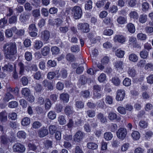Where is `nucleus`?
I'll list each match as a JSON object with an SVG mask.
<instances>
[{"label":"nucleus","mask_w":153,"mask_h":153,"mask_svg":"<svg viewBox=\"0 0 153 153\" xmlns=\"http://www.w3.org/2000/svg\"><path fill=\"white\" fill-rule=\"evenodd\" d=\"M7 113L5 111H2L0 113V121L5 122L7 120Z\"/></svg>","instance_id":"393cba45"},{"label":"nucleus","mask_w":153,"mask_h":153,"mask_svg":"<svg viewBox=\"0 0 153 153\" xmlns=\"http://www.w3.org/2000/svg\"><path fill=\"white\" fill-rule=\"evenodd\" d=\"M126 27L129 32L134 33L135 31V28L134 25L132 23H129L126 25Z\"/></svg>","instance_id":"aec40b11"},{"label":"nucleus","mask_w":153,"mask_h":153,"mask_svg":"<svg viewBox=\"0 0 153 153\" xmlns=\"http://www.w3.org/2000/svg\"><path fill=\"white\" fill-rule=\"evenodd\" d=\"M129 76L132 77H134L136 74V71L134 68H129L128 70Z\"/></svg>","instance_id":"a878e982"},{"label":"nucleus","mask_w":153,"mask_h":153,"mask_svg":"<svg viewBox=\"0 0 153 153\" xmlns=\"http://www.w3.org/2000/svg\"><path fill=\"white\" fill-rule=\"evenodd\" d=\"M149 52L145 49H143L141 51L140 53V56L141 58L143 59H146L148 56Z\"/></svg>","instance_id":"7c9ffc66"},{"label":"nucleus","mask_w":153,"mask_h":153,"mask_svg":"<svg viewBox=\"0 0 153 153\" xmlns=\"http://www.w3.org/2000/svg\"><path fill=\"white\" fill-rule=\"evenodd\" d=\"M17 17L15 16H13L10 17L8 20L9 23L10 24H14L16 22Z\"/></svg>","instance_id":"052dcab7"},{"label":"nucleus","mask_w":153,"mask_h":153,"mask_svg":"<svg viewBox=\"0 0 153 153\" xmlns=\"http://www.w3.org/2000/svg\"><path fill=\"white\" fill-rule=\"evenodd\" d=\"M43 45V42L40 40H36L34 42V48L37 50L40 49Z\"/></svg>","instance_id":"2f4dec72"},{"label":"nucleus","mask_w":153,"mask_h":153,"mask_svg":"<svg viewBox=\"0 0 153 153\" xmlns=\"http://www.w3.org/2000/svg\"><path fill=\"white\" fill-rule=\"evenodd\" d=\"M51 51L53 55H57L59 53L60 51L59 48L56 46L52 47Z\"/></svg>","instance_id":"8fccbe9b"},{"label":"nucleus","mask_w":153,"mask_h":153,"mask_svg":"<svg viewBox=\"0 0 153 153\" xmlns=\"http://www.w3.org/2000/svg\"><path fill=\"white\" fill-rule=\"evenodd\" d=\"M87 146L89 149L93 150L96 149L98 147L97 145L93 143H88L87 144Z\"/></svg>","instance_id":"a19ab883"},{"label":"nucleus","mask_w":153,"mask_h":153,"mask_svg":"<svg viewBox=\"0 0 153 153\" xmlns=\"http://www.w3.org/2000/svg\"><path fill=\"white\" fill-rule=\"evenodd\" d=\"M145 69L146 70L151 71L153 69V64L152 63H148L145 65Z\"/></svg>","instance_id":"774afa93"},{"label":"nucleus","mask_w":153,"mask_h":153,"mask_svg":"<svg viewBox=\"0 0 153 153\" xmlns=\"http://www.w3.org/2000/svg\"><path fill=\"white\" fill-rule=\"evenodd\" d=\"M26 136V133L22 131H19L17 133V136L20 139H25Z\"/></svg>","instance_id":"473e14b6"},{"label":"nucleus","mask_w":153,"mask_h":153,"mask_svg":"<svg viewBox=\"0 0 153 153\" xmlns=\"http://www.w3.org/2000/svg\"><path fill=\"white\" fill-rule=\"evenodd\" d=\"M21 93L24 96V97L26 98L30 94V91L27 88H23L22 89Z\"/></svg>","instance_id":"4be33fe9"},{"label":"nucleus","mask_w":153,"mask_h":153,"mask_svg":"<svg viewBox=\"0 0 153 153\" xmlns=\"http://www.w3.org/2000/svg\"><path fill=\"white\" fill-rule=\"evenodd\" d=\"M109 129L112 132H114L117 128V126L116 124L112 123L109 126Z\"/></svg>","instance_id":"4d7b16f0"},{"label":"nucleus","mask_w":153,"mask_h":153,"mask_svg":"<svg viewBox=\"0 0 153 153\" xmlns=\"http://www.w3.org/2000/svg\"><path fill=\"white\" fill-rule=\"evenodd\" d=\"M17 30V29L15 27L6 30L4 32L6 36L8 38L12 37L13 35V32H15Z\"/></svg>","instance_id":"9d476101"},{"label":"nucleus","mask_w":153,"mask_h":153,"mask_svg":"<svg viewBox=\"0 0 153 153\" xmlns=\"http://www.w3.org/2000/svg\"><path fill=\"white\" fill-rule=\"evenodd\" d=\"M139 125L141 128H145L148 126V122L143 120H141L139 122Z\"/></svg>","instance_id":"6e6d98bb"},{"label":"nucleus","mask_w":153,"mask_h":153,"mask_svg":"<svg viewBox=\"0 0 153 153\" xmlns=\"http://www.w3.org/2000/svg\"><path fill=\"white\" fill-rule=\"evenodd\" d=\"M47 116L50 119L53 120L56 118V114L54 111H51L48 113Z\"/></svg>","instance_id":"f704fd0d"},{"label":"nucleus","mask_w":153,"mask_h":153,"mask_svg":"<svg viewBox=\"0 0 153 153\" xmlns=\"http://www.w3.org/2000/svg\"><path fill=\"white\" fill-rule=\"evenodd\" d=\"M68 73L66 70L63 69L60 72V74L56 76L57 79H59L60 77H61L62 79H64L66 78L67 76Z\"/></svg>","instance_id":"a211bd4d"},{"label":"nucleus","mask_w":153,"mask_h":153,"mask_svg":"<svg viewBox=\"0 0 153 153\" xmlns=\"http://www.w3.org/2000/svg\"><path fill=\"white\" fill-rule=\"evenodd\" d=\"M59 72V71H56L55 72L51 71L48 73L47 74V78L49 79H53L55 76L56 75V73L57 74H58V73Z\"/></svg>","instance_id":"c756f323"},{"label":"nucleus","mask_w":153,"mask_h":153,"mask_svg":"<svg viewBox=\"0 0 153 153\" xmlns=\"http://www.w3.org/2000/svg\"><path fill=\"white\" fill-rule=\"evenodd\" d=\"M111 82L113 84L116 86L120 85L121 81L117 76H114L111 79Z\"/></svg>","instance_id":"5701e85b"},{"label":"nucleus","mask_w":153,"mask_h":153,"mask_svg":"<svg viewBox=\"0 0 153 153\" xmlns=\"http://www.w3.org/2000/svg\"><path fill=\"white\" fill-rule=\"evenodd\" d=\"M129 146V144L128 143H126L123 144L121 146V151L124 152L127 151Z\"/></svg>","instance_id":"13d9d810"},{"label":"nucleus","mask_w":153,"mask_h":153,"mask_svg":"<svg viewBox=\"0 0 153 153\" xmlns=\"http://www.w3.org/2000/svg\"><path fill=\"white\" fill-rule=\"evenodd\" d=\"M137 37L138 39L141 40H145L147 38L146 35L142 33H138L137 35Z\"/></svg>","instance_id":"603ef678"},{"label":"nucleus","mask_w":153,"mask_h":153,"mask_svg":"<svg viewBox=\"0 0 153 153\" xmlns=\"http://www.w3.org/2000/svg\"><path fill=\"white\" fill-rule=\"evenodd\" d=\"M78 30L83 33H87L90 31L89 25L86 23H80L77 25Z\"/></svg>","instance_id":"20e7f679"},{"label":"nucleus","mask_w":153,"mask_h":153,"mask_svg":"<svg viewBox=\"0 0 153 153\" xmlns=\"http://www.w3.org/2000/svg\"><path fill=\"white\" fill-rule=\"evenodd\" d=\"M46 102L45 104V109L46 110H49L51 106V101L49 99L46 100Z\"/></svg>","instance_id":"e2e57ef3"},{"label":"nucleus","mask_w":153,"mask_h":153,"mask_svg":"<svg viewBox=\"0 0 153 153\" xmlns=\"http://www.w3.org/2000/svg\"><path fill=\"white\" fill-rule=\"evenodd\" d=\"M125 52L123 51L120 49L117 50L115 53L116 55L119 58H122L124 55Z\"/></svg>","instance_id":"5fc2aeb1"},{"label":"nucleus","mask_w":153,"mask_h":153,"mask_svg":"<svg viewBox=\"0 0 153 153\" xmlns=\"http://www.w3.org/2000/svg\"><path fill=\"white\" fill-rule=\"evenodd\" d=\"M18 65L19 67V74L22 75L25 74V69L27 71H29V68L28 67L26 66H24V64L22 62H20L18 64Z\"/></svg>","instance_id":"4468645a"},{"label":"nucleus","mask_w":153,"mask_h":153,"mask_svg":"<svg viewBox=\"0 0 153 153\" xmlns=\"http://www.w3.org/2000/svg\"><path fill=\"white\" fill-rule=\"evenodd\" d=\"M10 141V139L5 135H2L1 137V142L3 144H6Z\"/></svg>","instance_id":"c03bdc74"},{"label":"nucleus","mask_w":153,"mask_h":153,"mask_svg":"<svg viewBox=\"0 0 153 153\" xmlns=\"http://www.w3.org/2000/svg\"><path fill=\"white\" fill-rule=\"evenodd\" d=\"M3 48L5 56L7 59L12 61L16 59L17 48L15 42L6 44L3 46Z\"/></svg>","instance_id":"f257e3e1"},{"label":"nucleus","mask_w":153,"mask_h":153,"mask_svg":"<svg viewBox=\"0 0 153 153\" xmlns=\"http://www.w3.org/2000/svg\"><path fill=\"white\" fill-rule=\"evenodd\" d=\"M64 111L65 114L68 115L72 114L74 112L72 108L69 105L66 106Z\"/></svg>","instance_id":"b1692460"},{"label":"nucleus","mask_w":153,"mask_h":153,"mask_svg":"<svg viewBox=\"0 0 153 153\" xmlns=\"http://www.w3.org/2000/svg\"><path fill=\"white\" fill-rule=\"evenodd\" d=\"M25 59L27 61H30L32 59V55L31 53L26 52L25 55Z\"/></svg>","instance_id":"0e129e2a"},{"label":"nucleus","mask_w":153,"mask_h":153,"mask_svg":"<svg viewBox=\"0 0 153 153\" xmlns=\"http://www.w3.org/2000/svg\"><path fill=\"white\" fill-rule=\"evenodd\" d=\"M53 3L58 6L62 7L63 2L61 0H53Z\"/></svg>","instance_id":"680f3d73"},{"label":"nucleus","mask_w":153,"mask_h":153,"mask_svg":"<svg viewBox=\"0 0 153 153\" xmlns=\"http://www.w3.org/2000/svg\"><path fill=\"white\" fill-rule=\"evenodd\" d=\"M50 51V48L48 46L44 47L41 50V53L44 56L47 55L49 53Z\"/></svg>","instance_id":"bb28decb"},{"label":"nucleus","mask_w":153,"mask_h":153,"mask_svg":"<svg viewBox=\"0 0 153 153\" xmlns=\"http://www.w3.org/2000/svg\"><path fill=\"white\" fill-rule=\"evenodd\" d=\"M131 136L134 140H138L139 139L140 137L139 133L137 131H134L132 132L131 134Z\"/></svg>","instance_id":"c9c22d12"},{"label":"nucleus","mask_w":153,"mask_h":153,"mask_svg":"<svg viewBox=\"0 0 153 153\" xmlns=\"http://www.w3.org/2000/svg\"><path fill=\"white\" fill-rule=\"evenodd\" d=\"M75 105L76 108L78 109H82L84 108V104L82 101H78L76 102Z\"/></svg>","instance_id":"37998d69"},{"label":"nucleus","mask_w":153,"mask_h":153,"mask_svg":"<svg viewBox=\"0 0 153 153\" xmlns=\"http://www.w3.org/2000/svg\"><path fill=\"white\" fill-rule=\"evenodd\" d=\"M125 96V91L123 89L117 90V92L116 99L118 101L123 100Z\"/></svg>","instance_id":"0eeeda50"},{"label":"nucleus","mask_w":153,"mask_h":153,"mask_svg":"<svg viewBox=\"0 0 153 153\" xmlns=\"http://www.w3.org/2000/svg\"><path fill=\"white\" fill-rule=\"evenodd\" d=\"M83 133L80 131H78L74 136V139L75 141L79 142L83 137Z\"/></svg>","instance_id":"f8f14e48"},{"label":"nucleus","mask_w":153,"mask_h":153,"mask_svg":"<svg viewBox=\"0 0 153 153\" xmlns=\"http://www.w3.org/2000/svg\"><path fill=\"white\" fill-rule=\"evenodd\" d=\"M128 59L130 61L134 62H137L138 59V56L135 54L132 53L129 55Z\"/></svg>","instance_id":"cd10ccee"},{"label":"nucleus","mask_w":153,"mask_h":153,"mask_svg":"<svg viewBox=\"0 0 153 153\" xmlns=\"http://www.w3.org/2000/svg\"><path fill=\"white\" fill-rule=\"evenodd\" d=\"M50 33L48 30H45L41 33L40 37L43 41H48L50 38Z\"/></svg>","instance_id":"dca6fc26"},{"label":"nucleus","mask_w":153,"mask_h":153,"mask_svg":"<svg viewBox=\"0 0 153 153\" xmlns=\"http://www.w3.org/2000/svg\"><path fill=\"white\" fill-rule=\"evenodd\" d=\"M92 2L91 0H88L85 4V9L86 10H89L91 9L92 7Z\"/></svg>","instance_id":"de8ad7c7"},{"label":"nucleus","mask_w":153,"mask_h":153,"mask_svg":"<svg viewBox=\"0 0 153 153\" xmlns=\"http://www.w3.org/2000/svg\"><path fill=\"white\" fill-rule=\"evenodd\" d=\"M29 16L26 14L25 13L21 14L20 15L19 19L21 22L24 23H25L27 20L29 18Z\"/></svg>","instance_id":"6ab92c4d"},{"label":"nucleus","mask_w":153,"mask_h":153,"mask_svg":"<svg viewBox=\"0 0 153 153\" xmlns=\"http://www.w3.org/2000/svg\"><path fill=\"white\" fill-rule=\"evenodd\" d=\"M69 96L67 93H62L60 95V100L64 103H66L69 100Z\"/></svg>","instance_id":"ddd939ff"},{"label":"nucleus","mask_w":153,"mask_h":153,"mask_svg":"<svg viewBox=\"0 0 153 153\" xmlns=\"http://www.w3.org/2000/svg\"><path fill=\"white\" fill-rule=\"evenodd\" d=\"M96 117L97 120L102 123H105L107 122V120L106 117L101 113H99L97 114Z\"/></svg>","instance_id":"2eb2a0df"},{"label":"nucleus","mask_w":153,"mask_h":153,"mask_svg":"<svg viewBox=\"0 0 153 153\" xmlns=\"http://www.w3.org/2000/svg\"><path fill=\"white\" fill-rule=\"evenodd\" d=\"M30 123V120L29 118L25 117L23 118L21 122V124L24 126L28 125Z\"/></svg>","instance_id":"72a5a7b5"},{"label":"nucleus","mask_w":153,"mask_h":153,"mask_svg":"<svg viewBox=\"0 0 153 153\" xmlns=\"http://www.w3.org/2000/svg\"><path fill=\"white\" fill-rule=\"evenodd\" d=\"M114 41L116 42L123 43L126 40L125 37L122 35H117L115 36L114 38Z\"/></svg>","instance_id":"f3484780"},{"label":"nucleus","mask_w":153,"mask_h":153,"mask_svg":"<svg viewBox=\"0 0 153 153\" xmlns=\"http://www.w3.org/2000/svg\"><path fill=\"white\" fill-rule=\"evenodd\" d=\"M114 67L116 70L120 73L124 71V63L121 61H116L114 64Z\"/></svg>","instance_id":"39448f33"},{"label":"nucleus","mask_w":153,"mask_h":153,"mask_svg":"<svg viewBox=\"0 0 153 153\" xmlns=\"http://www.w3.org/2000/svg\"><path fill=\"white\" fill-rule=\"evenodd\" d=\"M28 31H38V30L36 27L35 23H32L30 24L28 27Z\"/></svg>","instance_id":"864d4df0"},{"label":"nucleus","mask_w":153,"mask_h":153,"mask_svg":"<svg viewBox=\"0 0 153 153\" xmlns=\"http://www.w3.org/2000/svg\"><path fill=\"white\" fill-rule=\"evenodd\" d=\"M47 65L49 67H53L56 65V63L54 60H50L48 61Z\"/></svg>","instance_id":"bf43d9fd"},{"label":"nucleus","mask_w":153,"mask_h":153,"mask_svg":"<svg viewBox=\"0 0 153 153\" xmlns=\"http://www.w3.org/2000/svg\"><path fill=\"white\" fill-rule=\"evenodd\" d=\"M87 78L84 75H82L80 77L79 80V83L81 85H84L87 82Z\"/></svg>","instance_id":"3c124183"},{"label":"nucleus","mask_w":153,"mask_h":153,"mask_svg":"<svg viewBox=\"0 0 153 153\" xmlns=\"http://www.w3.org/2000/svg\"><path fill=\"white\" fill-rule=\"evenodd\" d=\"M32 15L34 18H37L40 16V11L39 9L33 10L31 13Z\"/></svg>","instance_id":"a18cd8bd"},{"label":"nucleus","mask_w":153,"mask_h":153,"mask_svg":"<svg viewBox=\"0 0 153 153\" xmlns=\"http://www.w3.org/2000/svg\"><path fill=\"white\" fill-rule=\"evenodd\" d=\"M148 19L147 16L146 15L143 14L140 15L139 18V21L142 23H145Z\"/></svg>","instance_id":"412c9836"},{"label":"nucleus","mask_w":153,"mask_h":153,"mask_svg":"<svg viewBox=\"0 0 153 153\" xmlns=\"http://www.w3.org/2000/svg\"><path fill=\"white\" fill-rule=\"evenodd\" d=\"M42 83L43 86L48 90H52L53 89V86L51 82L47 80H44Z\"/></svg>","instance_id":"9b49d317"},{"label":"nucleus","mask_w":153,"mask_h":153,"mask_svg":"<svg viewBox=\"0 0 153 153\" xmlns=\"http://www.w3.org/2000/svg\"><path fill=\"white\" fill-rule=\"evenodd\" d=\"M3 71H6L8 72H11L12 71L13 67L12 65L8 64L5 65L2 68Z\"/></svg>","instance_id":"58836bf2"},{"label":"nucleus","mask_w":153,"mask_h":153,"mask_svg":"<svg viewBox=\"0 0 153 153\" xmlns=\"http://www.w3.org/2000/svg\"><path fill=\"white\" fill-rule=\"evenodd\" d=\"M14 98V96L10 93L8 92L6 94L5 97L3 99V100L4 102H7L10 100Z\"/></svg>","instance_id":"c85d7f7f"},{"label":"nucleus","mask_w":153,"mask_h":153,"mask_svg":"<svg viewBox=\"0 0 153 153\" xmlns=\"http://www.w3.org/2000/svg\"><path fill=\"white\" fill-rule=\"evenodd\" d=\"M49 133L51 135H53L56 131L57 127L54 125H50L48 127Z\"/></svg>","instance_id":"e433bc0d"},{"label":"nucleus","mask_w":153,"mask_h":153,"mask_svg":"<svg viewBox=\"0 0 153 153\" xmlns=\"http://www.w3.org/2000/svg\"><path fill=\"white\" fill-rule=\"evenodd\" d=\"M127 133L126 129L122 127L118 130L116 132V135L119 139L123 140L126 137Z\"/></svg>","instance_id":"7ed1b4c3"},{"label":"nucleus","mask_w":153,"mask_h":153,"mask_svg":"<svg viewBox=\"0 0 153 153\" xmlns=\"http://www.w3.org/2000/svg\"><path fill=\"white\" fill-rule=\"evenodd\" d=\"M112 137V134L110 132H105L104 134V137L106 140L109 141L111 140Z\"/></svg>","instance_id":"4c0bfd02"},{"label":"nucleus","mask_w":153,"mask_h":153,"mask_svg":"<svg viewBox=\"0 0 153 153\" xmlns=\"http://www.w3.org/2000/svg\"><path fill=\"white\" fill-rule=\"evenodd\" d=\"M71 14L75 19H80L82 15L81 8L78 6L74 7L71 9Z\"/></svg>","instance_id":"f03ea898"},{"label":"nucleus","mask_w":153,"mask_h":153,"mask_svg":"<svg viewBox=\"0 0 153 153\" xmlns=\"http://www.w3.org/2000/svg\"><path fill=\"white\" fill-rule=\"evenodd\" d=\"M58 121L59 124L61 125L65 124L66 122L65 117L62 115H60L59 116L58 118Z\"/></svg>","instance_id":"ea45409f"},{"label":"nucleus","mask_w":153,"mask_h":153,"mask_svg":"<svg viewBox=\"0 0 153 153\" xmlns=\"http://www.w3.org/2000/svg\"><path fill=\"white\" fill-rule=\"evenodd\" d=\"M123 84L126 86L130 85L131 84V79L128 78H126L123 81Z\"/></svg>","instance_id":"338daca9"},{"label":"nucleus","mask_w":153,"mask_h":153,"mask_svg":"<svg viewBox=\"0 0 153 153\" xmlns=\"http://www.w3.org/2000/svg\"><path fill=\"white\" fill-rule=\"evenodd\" d=\"M38 135L40 137H43L48 134V130L45 126H43L38 131Z\"/></svg>","instance_id":"1a4fd4ad"},{"label":"nucleus","mask_w":153,"mask_h":153,"mask_svg":"<svg viewBox=\"0 0 153 153\" xmlns=\"http://www.w3.org/2000/svg\"><path fill=\"white\" fill-rule=\"evenodd\" d=\"M13 149L14 152L22 153L25 151V148L23 145L20 143H17L13 145Z\"/></svg>","instance_id":"423d86ee"},{"label":"nucleus","mask_w":153,"mask_h":153,"mask_svg":"<svg viewBox=\"0 0 153 153\" xmlns=\"http://www.w3.org/2000/svg\"><path fill=\"white\" fill-rule=\"evenodd\" d=\"M108 117L109 120L111 121H113L116 120L117 121L119 122L120 120V117H117V114L113 112H110L108 114Z\"/></svg>","instance_id":"6e6552de"},{"label":"nucleus","mask_w":153,"mask_h":153,"mask_svg":"<svg viewBox=\"0 0 153 153\" xmlns=\"http://www.w3.org/2000/svg\"><path fill=\"white\" fill-rule=\"evenodd\" d=\"M129 16L131 18L137 19L138 17V14L136 11H132L129 13Z\"/></svg>","instance_id":"49530a36"},{"label":"nucleus","mask_w":153,"mask_h":153,"mask_svg":"<svg viewBox=\"0 0 153 153\" xmlns=\"http://www.w3.org/2000/svg\"><path fill=\"white\" fill-rule=\"evenodd\" d=\"M137 42L136 39L134 37L131 36L129 37L128 43L129 45H134Z\"/></svg>","instance_id":"69168bd1"},{"label":"nucleus","mask_w":153,"mask_h":153,"mask_svg":"<svg viewBox=\"0 0 153 153\" xmlns=\"http://www.w3.org/2000/svg\"><path fill=\"white\" fill-rule=\"evenodd\" d=\"M127 19L125 17L120 16L117 19L118 23L120 24H124L126 22Z\"/></svg>","instance_id":"79ce46f5"},{"label":"nucleus","mask_w":153,"mask_h":153,"mask_svg":"<svg viewBox=\"0 0 153 153\" xmlns=\"http://www.w3.org/2000/svg\"><path fill=\"white\" fill-rule=\"evenodd\" d=\"M86 113L87 115L89 117L93 118L95 116V111L92 110H88L86 112Z\"/></svg>","instance_id":"09e8293b"}]
</instances>
